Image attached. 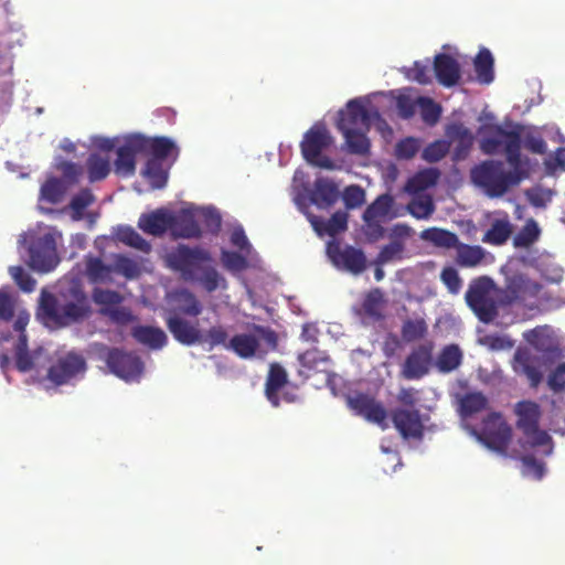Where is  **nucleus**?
Wrapping results in <instances>:
<instances>
[{"label": "nucleus", "instance_id": "obj_1", "mask_svg": "<svg viewBox=\"0 0 565 565\" xmlns=\"http://www.w3.org/2000/svg\"><path fill=\"white\" fill-rule=\"evenodd\" d=\"M504 145L508 163L513 171H504L503 163L487 160L471 170L473 183L484 190L490 198L502 196L510 186L518 185L527 178L529 172L521 156V127L505 130L499 125L488 128V135L480 141V149L486 154H495Z\"/></svg>", "mask_w": 565, "mask_h": 565}, {"label": "nucleus", "instance_id": "obj_2", "mask_svg": "<svg viewBox=\"0 0 565 565\" xmlns=\"http://www.w3.org/2000/svg\"><path fill=\"white\" fill-rule=\"evenodd\" d=\"M90 312L89 298L79 280L72 279L61 285L56 295H41L39 315L49 328H65L86 319Z\"/></svg>", "mask_w": 565, "mask_h": 565}, {"label": "nucleus", "instance_id": "obj_3", "mask_svg": "<svg viewBox=\"0 0 565 565\" xmlns=\"http://www.w3.org/2000/svg\"><path fill=\"white\" fill-rule=\"evenodd\" d=\"M167 267L180 274L185 281L199 282L207 292L226 289V279L211 265L209 250L179 244L166 255Z\"/></svg>", "mask_w": 565, "mask_h": 565}, {"label": "nucleus", "instance_id": "obj_4", "mask_svg": "<svg viewBox=\"0 0 565 565\" xmlns=\"http://www.w3.org/2000/svg\"><path fill=\"white\" fill-rule=\"evenodd\" d=\"M278 334L269 327L252 324L250 332L233 335L227 350L233 351L241 359L257 356L264 359L269 352L277 351Z\"/></svg>", "mask_w": 565, "mask_h": 565}, {"label": "nucleus", "instance_id": "obj_5", "mask_svg": "<svg viewBox=\"0 0 565 565\" xmlns=\"http://www.w3.org/2000/svg\"><path fill=\"white\" fill-rule=\"evenodd\" d=\"M466 302L483 323L492 322L499 315L500 288L492 278L481 276L473 279L466 291Z\"/></svg>", "mask_w": 565, "mask_h": 565}, {"label": "nucleus", "instance_id": "obj_6", "mask_svg": "<svg viewBox=\"0 0 565 565\" xmlns=\"http://www.w3.org/2000/svg\"><path fill=\"white\" fill-rule=\"evenodd\" d=\"M515 414L518 416L516 427L522 430L526 437L530 447L546 446L545 455L552 452L551 436L539 428L541 418V409L539 404L532 401H522L515 405Z\"/></svg>", "mask_w": 565, "mask_h": 565}, {"label": "nucleus", "instance_id": "obj_7", "mask_svg": "<svg viewBox=\"0 0 565 565\" xmlns=\"http://www.w3.org/2000/svg\"><path fill=\"white\" fill-rule=\"evenodd\" d=\"M333 139L323 124H315L303 135L300 142L301 154L303 159L316 167L332 170L334 169L333 161L321 156L322 151L328 149Z\"/></svg>", "mask_w": 565, "mask_h": 565}, {"label": "nucleus", "instance_id": "obj_8", "mask_svg": "<svg viewBox=\"0 0 565 565\" xmlns=\"http://www.w3.org/2000/svg\"><path fill=\"white\" fill-rule=\"evenodd\" d=\"M30 266L41 273L51 271L60 262L56 242L51 233L35 237L29 246Z\"/></svg>", "mask_w": 565, "mask_h": 565}, {"label": "nucleus", "instance_id": "obj_9", "mask_svg": "<svg viewBox=\"0 0 565 565\" xmlns=\"http://www.w3.org/2000/svg\"><path fill=\"white\" fill-rule=\"evenodd\" d=\"M512 438V429L498 413L490 414L484 420L480 440L500 455L507 456Z\"/></svg>", "mask_w": 565, "mask_h": 565}, {"label": "nucleus", "instance_id": "obj_10", "mask_svg": "<svg viewBox=\"0 0 565 565\" xmlns=\"http://www.w3.org/2000/svg\"><path fill=\"white\" fill-rule=\"evenodd\" d=\"M86 360L79 353L70 352L56 360L47 371V379L56 385L70 383L86 372Z\"/></svg>", "mask_w": 565, "mask_h": 565}, {"label": "nucleus", "instance_id": "obj_11", "mask_svg": "<svg viewBox=\"0 0 565 565\" xmlns=\"http://www.w3.org/2000/svg\"><path fill=\"white\" fill-rule=\"evenodd\" d=\"M540 289L541 286L526 275L521 273L511 274L505 279L504 288L500 289V303L501 306H509L525 300L527 297L536 296Z\"/></svg>", "mask_w": 565, "mask_h": 565}, {"label": "nucleus", "instance_id": "obj_12", "mask_svg": "<svg viewBox=\"0 0 565 565\" xmlns=\"http://www.w3.org/2000/svg\"><path fill=\"white\" fill-rule=\"evenodd\" d=\"M105 361L111 373L126 381L139 379L143 371V363L138 355L117 348L107 352Z\"/></svg>", "mask_w": 565, "mask_h": 565}, {"label": "nucleus", "instance_id": "obj_13", "mask_svg": "<svg viewBox=\"0 0 565 565\" xmlns=\"http://www.w3.org/2000/svg\"><path fill=\"white\" fill-rule=\"evenodd\" d=\"M433 341H426L415 347L402 365V376L406 380H419L429 372L433 362Z\"/></svg>", "mask_w": 565, "mask_h": 565}, {"label": "nucleus", "instance_id": "obj_14", "mask_svg": "<svg viewBox=\"0 0 565 565\" xmlns=\"http://www.w3.org/2000/svg\"><path fill=\"white\" fill-rule=\"evenodd\" d=\"M390 416L393 426L404 439H423L425 425L419 409L396 407L391 411Z\"/></svg>", "mask_w": 565, "mask_h": 565}, {"label": "nucleus", "instance_id": "obj_15", "mask_svg": "<svg viewBox=\"0 0 565 565\" xmlns=\"http://www.w3.org/2000/svg\"><path fill=\"white\" fill-rule=\"evenodd\" d=\"M328 256L333 265L353 275H359L366 269V257L362 249L353 246L341 247L338 243H329Z\"/></svg>", "mask_w": 565, "mask_h": 565}, {"label": "nucleus", "instance_id": "obj_16", "mask_svg": "<svg viewBox=\"0 0 565 565\" xmlns=\"http://www.w3.org/2000/svg\"><path fill=\"white\" fill-rule=\"evenodd\" d=\"M347 403L355 415L362 416L370 423L377 424L382 429L387 427V412L374 397L367 394L356 393L352 396H348Z\"/></svg>", "mask_w": 565, "mask_h": 565}, {"label": "nucleus", "instance_id": "obj_17", "mask_svg": "<svg viewBox=\"0 0 565 565\" xmlns=\"http://www.w3.org/2000/svg\"><path fill=\"white\" fill-rule=\"evenodd\" d=\"M515 373L526 376L531 387H537L542 382L541 359L526 348H519L513 356Z\"/></svg>", "mask_w": 565, "mask_h": 565}, {"label": "nucleus", "instance_id": "obj_18", "mask_svg": "<svg viewBox=\"0 0 565 565\" xmlns=\"http://www.w3.org/2000/svg\"><path fill=\"white\" fill-rule=\"evenodd\" d=\"M141 145L138 142L136 135H134L117 149V158L114 162V170L117 175L127 178L135 174L136 156L142 153Z\"/></svg>", "mask_w": 565, "mask_h": 565}, {"label": "nucleus", "instance_id": "obj_19", "mask_svg": "<svg viewBox=\"0 0 565 565\" xmlns=\"http://www.w3.org/2000/svg\"><path fill=\"white\" fill-rule=\"evenodd\" d=\"M371 114L365 106L358 99H352L347 104V111L341 113V118L338 122L339 130L364 129L370 130Z\"/></svg>", "mask_w": 565, "mask_h": 565}, {"label": "nucleus", "instance_id": "obj_20", "mask_svg": "<svg viewBox=\"0 0 565 565\" xmlns=\"http://www.w3.org/2000/svg\"><path fill=\"white\" fill-rule=\"evenodd\" d=\"M340 196L339 185L331 179L320 177L313 182L309 199L318 209L331 207Z\"/></svg>", "mask_w": 565, "mask_h": 565}, {"label": "nucleus", "instance_id": "obj_21", "mask_svg": "<svg viewBox=\"0 0 565 565\" xmlns=\"http://www.w3.org/2000/svg\"><path fill=\"white\" fill-rule=\"evenodd\" d=\"M492 260V254L480 245H469L460 242L456 248L455 262L459 267L476 268L487 265Z\"/></svg>", "mask_w": 565, "mask_h": 565}, {"label": "nucleus", "instance_id": "obj_22", "mask_svg": "<svg viewBox=\"0 0 565 565\" xmlns=\"http://www.w3.org/2000/svg\"><path fill=\"white\" fill-rule=\"evenodd\" d=\"M434 72L439 84L455 86L460 79V65L455 57L439 53L434 58Z\"/></svg>", "mask_w": 565, "mask_h": 565}, {"label": "nucleus", "instance_id": "obj_23", "mask_svg": "<svg viewBox=\"0 0 565 565\" xmlns=\"http://www.w3.org/2000/svg\"><path fill=\"white\" fill-rule=\"evenodd\" d=\"M172 221V213L158 209L150 213H143L138 220V227L146 234L153 236H161L170 230Z\"/></svg>", "mask_w": 565, "mask_h": 565}, {"label": "nucleus", "instance_id": "obj_24", "mask_svg": "<svg viewBox=\"0 0 565 565\" xmlns=\"http://www.w3.org/2000/svg\"><path fill=\"white\" fill-rule=\"evenodd\" d=\"M393 234L396 236L387 245H384L375 258L376 265H385L394 260H401L405 250V244L401 241L402 237L409 235V227L404 224H396L393 228Z\"/></svg>", "mask_w": 565, "mask_h": 565}, {"label": "nucleus", "instance_id": "obj_25", "mask_svg": "<svg viewBox=\"0 0 565 565\" xmlns=\"http://www.w3.org/2000/svg\"><path fill=\"white\" fill-rule=\"evenodd\" d=\"M446 135L451 142L456 143L454 149V159L457 161L466 159L475 141V137L470 129L460 122H455L448 126Z\"/></svg>", "mask_w": 565, "mask_h": 565}, {"label": "nucleus", "instance_id": "obj_26", "mask_svg": "<svg viewBox=\"0 0 565 565\" xmlns=\"http://www.w3.org/2000/svg\"><path fill=\"white\" fill-rule=\"evenodd\" d=\"M138 142L142 143V153L151 154L150 158L167 159L174 152V160L179 154V149L175 143L168 137L148 138L141 135H136Z\"/></svg>", "mask_w": 565, "mask_h": 565}, {"label": "nucleus", "instance_id": "obj_27", "mask_svg": "<svg viewBox=\"0 0 565 565\" xmlns=\"http://www.w3.org/2000/svg\"><path fill=\"white\" fill-rule=\"evenodd\" d=\"M167 327L173 338L184 345H192L201 341L200 330L180 317H169Z\"/></svg>", "mask_w": 565, "mask_h": 565}, {"label": "nucleus", "instance_id": "obj_28", "mask_svg": "<svg viewBox=\"0 0 565 565\" xmlns=\"http://www.w3.org/2000/svg\"><path fill=\"white\" fill-rule=\"evenodd\" d=\"M170 230L175 237L181 238H199L202 235L200 225L189 211H182L179 215L172 214Z\"/></svg>", "mask_w": 565, "mask_h": 565}, {"label": "nucleus", "instance_id": "obj_29", "mask_svg": "<svg viewBox=\"0 0 565 565\" xmlns=\"http://www.w3.org/2000/svg\"><path fill=\"white\" fill-rule=\"evenodd\" d=\"M132 338L152 350H160L167 344V334L158 327L136 326L131 329Z\"/></svg>", "mask_w": 565, "mask_h": 565}, {"label": "nucleus", "instance_id": "obj_30", "mask_svg": "<svg viewBox=\"0 0 565 565\" xmlns=\"http://www.w3.org/2000/svg\"><path fill=\"white\" fill-rule=\"evenodd\" d=\"M288 375L286 370L279 363L269 365L268 375L265 384V393L268 401L274 405H279L278 392L287 384Z\"/></svg>", "mask_w": 565, "mask_h": 565}, {"label": "nucleus", "instance_id": "obj_31", "mask_svg": "<svg viewBox=\"0 0 565 565\" xmlns=\"http://www.w3.org/2000/svg\"><path fill=\"white\" fill-rule=\"evenodd\" d=\"M513 226L508 215L495 218L491 222L490 227L482 236V242L493 246H500L508 242L512 235Z\"/></svg>", "mask_w": 565, "mask_h": 565}, {"label": "nucleus", "instance_id": "obj_32", "mask_svg": "<svg viewBox=\"0 0 565 565\" xmlns=\"http://www.w3.org/2000/svg\"><path fill=\"white\" fill-rule=\"evenodd\" d=\"M86 170L89 182L94 183L105 180L111 171L109 156L92 152L86 160Z\"/></svg>", "mask_w": 565, "mask_h": 565}, {"label": "nucleus", "instance_id": "obj_33", "mask_svg": "<svg viewBox=\"0 0 565 565\" xmlns=\"http://www.w3.org/2000/svg\"><path fill=\"white\" fill-rule=\"evenodd\" d=\"M384 302L382 290L374 288L364 296L359 313L373 321H379L383 318Z\"/></svg>", "mask_w": 565, "mask_h": 565}, {"label": "nucleus", "instance_id": "obj_34", "mask_svg": "<svg viewBox=\"0 0 565 565\" xmlns=\"http://www.w3.org/2000/svg\"><path fill=\"white\" fill-rule=\"evenodd\" d=\"M488 407V398L481 392H468L458 401V411L461 417L468 418L484 411Z\"/></svg>", "mask_w": 565, "mask_h": 565}, {"label": "nucleus", "instance_id": "obj_35", "mask_svg": "<svg viewBox=\"0 0 565 565\" xmlns=\"http://www.w3.org/2000/svg\"><path fill=\"white\" fill-rule=\"evenodd\" d=\"M493 64L494 60L491 52L488 49H481L473 61L478 83L482 85H489L493 82Z\"/></svg>", "mask_w": 565, "mask_h": 565}, {"label": "nucleus", "instance_id": "obj_36", "mask_svg": "<svg viewBox=\"0 0 565 565\" xmlns=\"http://www.w3.org/2000/svg\"><path fill=\"white\" fill-rule=\"evenodd\" d=\"M462 362V351L458 344H448L439 352L436 366L441 373H450Z\"/></svg>", "mask_w": 565, "mask_h": 565}, {"label": "nucleus", "instance_id": "obj_37", "mask_svg": "<svg viewBox=\"0 0 565 565\" xmlns=\"http://www.w3.org/2000/svg\"><path fill=\"white\" fill-rule=\"evenodd\" d=\"M348 146L349 152L353 154H366L370 151V140L366 137L369 130L364 129H351L340 130Z\"/></svg>", "mask_w": 565, "mask_h": 565}, {"label": "nucleus", "instance_id": "obj_38", "mask_svg": "<svg viewBox=\"0 0 565 565\" xmlns=\"http://www.w3.org/2000/svg\"><path fill=\"white\" fill-rule=\"evenodd\" d=\"M422 238L433 243L437 247L444 248L456 249L460 243L458 236L454 232L438 227L425 230L422 233Z\"/></svg>", "mask_w": 565, "mask_h": 565}, {"label": "nucleus", "instance_id": "obj_39", "mask_svg": "<svg viewBox=\"0 0 565 565\" xmlns=\"http://www.w3.org/2000/svg\"><path fill=\"white\" fill-rule=\"evenodd\" d=\"M116 238L135 249H138L142 253H150L151 245L147 242L135 228L131 226H119L115 233Z\"/></svg>", "mask_w": 565, "mask_h": 565}, {"label": "nucleus", "instance_id": "obj_40", "mask_svg": "<svg viewBox=\"0 0 565 565\" xmlns=\"http://www.w3.org/2000/svg\"><path fill=\"white\" fill-rule=\"evenodd\" d=\"M142 173L154 189H162L167 184L168 171L163 168L162 159L149 158Z\"/></svg>", "mask_w": 565, "mask_h": 565}, {"label": "nucleus", "instance_id": "obj_41", "mask_svg": "<svg viewBox=\"0 0 565 565\" xmlns=\"http://www.w3.org/2000/svg\"><path fill=\"white\" fill-rule=\"evenodd\" d=\"M114 264L106 265L98 257H90L86 260V275L92 282H105L111 279Z\"/></svg>", "mask_w": 565, "mask_h": 565}, {"label": "nucleus", "instance_id": "obj_42", "mask_svg": "<svg viewBox=\"0 0 565 565\" xmlns=\"http://www.w3.org/2000/svg\"><path fill=\"white\" fill-rule=\"evenodd\" d=\"M394 200L393 196L390 194H382L380 195L372 204H370L366 210L363 213V220L366 223L377 221L381 217H385L392 206H393Z\"/></svg>", "mask_w": 565, "mask_h": 565}, {"label": "nucleus", "instance_id": "obj_43", "mask_svg": "<svg viewBox=\"0 0 565 565\" xmlns=\"http://www.w3.org/2000/svg\"><path fill=\"white\" fill-rule=\"evenodd\" d=\"M524 340L539 351L547 352L551 350L552 338L547 326L536 327L523 333Z\"/></svg>", "mask_w": 565, "mask_h": 565}, {"label": "nucleus", "instance_id": "obj_44", "mask_svg": "<svg viewBox=\"0 0 565 565\" xmlns=\"http://www.w3.org/2000/svg\"><path fill=\"white\" fill-rule=\"evenodd\" d=\"M540 234L541 230L537 223L530 218L513 237V245L518 248H527L539 239Z\"/></svg>", "mask_w": 565, "mask_h": 565}, {"label": "nucleus", "instance_id": "obj_45", "mask_svg": "<svg viewBox=\"0 0 565 565\" xmlns=\"http://www.w3.org/2000/svg\"><path fill=\"white\" fill-rule=\"evenodd\" d=\"M141 265L122 254L114 256V273L124 276L126 279H136L141 275Z\"/></svg>", "mask_w": 565, "mask_h": 565}, {"label": "nucleus", "instance_id": "obj_46", "mask_svg": "<svg viewBox=\"0 0 565 565\" xmlns=\"http://www.w3.org/2000/svg\"><path fill=\"white\" fill-rule=\"evenodd\" d=\"M427 332L428 327L424 319H407L401 330L402 338L407 343L424 339Z\"/></svg>", "mask_w": 565, "mask_h": 565}, {"label": "nucleus", "instance_id": "obj_47", "mask_svg": "<svg viewBox=\"0 0 565 565\" xmlns=\"http://www.w3.org/2000/svg\"><path fill=\"white\" fill-rule=\"evenodd\" d=\"M95 195L88 188H84L78 193H76L70 202V207L73 211V218L82 220L84 211L89 205H92L95 202Z\"/></svg>", "mask_w": 565, "mask_h": 565}, {"label": "nucleus", "instance_id": "obj_48", "mask_svg": "<svg viewBox=\"0 0 565 565\" xmlns=\"http://www.w3.org/2000/svg\"><path fill=\"white\" fill-rule=\"evenodd\" d=\"M64 193L65 186L57 178L47 179L41 186V198L52 204L61 202Z\"/></svg>", "mask_w": 565, "mask_h": 565}, {"label": "nucleus", "instance_id": "obj_49", "mask_svg": "<svg viewBox=\"0 0 565 565\" xmlns=\"http://www.w3.org/2000/svg\"><path fill=\"white\" fill-rule=\"evenodd\" d=\"M422 119L428 125H435L441 115V107L429 97H418Z\"/></svg>", "mask_w": 565, "mask_h": 565}, {"label": "nucleus", "instance_id": "obj_50", "mask_svg": "<svg viewBox=\"0 0 565 565\" xmlns=\"http://www.w3.org/2000/svg\"><path fill=\"white\" fill-rule=\"evenodd\" d=\"M15 365L21 372H28L33 367V361L28 352V341L24 334H21L14 348Z\"/></svg>", "mask_w": 565, "mask_h": 565}, {"label": "nucleus", "instance_id": "obj_51", "mask_svg": "<svg viewBox=\"0 0 565 565\" xmlns=\"http://www.w3.org/2000/svg\"><path fill=\"white\" fill-rule=\"evenodd\" d=\"M408 212L418 220L428 218L435 211V205L430 196L425 195L413 199L408 206Z\"/></svg>", "mask_w": 565, "mask_h": 565}, {"label": "nucleus", "instance_id": "obj_52", "mask_svg": "<svg viewBox=\"0 0 565 565\" xmlns=\"http://www.w3.org/2000/svg\"><path fill=\"white\" fill-rule=\"evenodd\" d=\"M228 333L223 326L211 327L205 334L201 335V343H206L211 349L222 345L227 350Z\"/></svg>", "mask_w": 565, "mask_h": 565}, {"label": "nucleus", "instance_id": "obj_53", "mask_svg": "<svg viewBox=\"0 0 565 565\" xmlns=\"http://www.w3.org/2000/svg\"><path fill=\"white\" fill-rule=\"evenodd\" d=\"M450 142L447 140H436L429 143L422 153L425 161L434 163L440 161L449 152Z\"/></svg>", "mask_w": 565, "mask_h": 565}, {"label": "nucleus", "instance_id": "obj_54", "mask_svg": "<svg viewBox=\"0 0 565 565\" xmlns=\"http://www.w3.org/2000/svg\"><path fill=\"white\" fill-rule=\"evenodd\" d=\"M440 173L435 168L418 172L408 183V188L424 190L437 183Z\"/></svg>", "mask_w": 565, "mask_h": 565}, {"label": "nucleus", "instance_id": "obj_55", "mask_svg": "<svg viewBox=\"0 0 565 565\" xmlns=\"http://www.w3.org/2000/svg\"><path fill=\"white\" fill-rule=\"evenodd\" d=\"M56 170L62 173L64 181L68 184H75L83 174V167L67 160L61 159L56 166Z\"/></svg>", "mask_w": 565, "mask_h": 565}, {"label": "nucleus", "instance_id": "obj_56", "mask_svg": "<svg viewBox=\"0 0 565 565\" xmlns=\"http://www.w3.org/2000/svg\"><path fill=\"white\" fill-rule=\"evenodd\" d=\"M343 202L349 210L360 207L365 202V191L360 185H349L342 193Z\"/></svg>", "mask_w": 565, "mask_h": 565}, {"label": "nucleus", "instance_id": "obj_57", "mask_svg": "<svg viewBox=\"0 0 565 565\" xmlns=\"http://www.w3.org/2000/svg\"><path fill=\"white\" fill-rule=\"evenodd\" d=\"M521 127V137L523 136V146L532 153L545 154L547 151L546 142L542 136L535 131H529L523 135V127Z\"/></svg>", "mask_w": 565, "mask_h": 565}, {"label": "nucleus", "instance_id": "obj_58", "mask_svg": "<svg viewBox=\"0 0 565 565\" xmlns=\"http://www.w3.org/2000/svg\"><path fill=\"white\" fill-rule=\"evenodd\" d=\"M180 309L183 313L192 317H196L202 312V306L196 297L188 290H181L179 292Z\"/></svg>", "mask_w": 565, "mask_h": 565}, {"label": "nucleus", "instance_id": "obj_59", "mask_svg": "<svg viewBox=\"0 0 565 565\" xmlns=\"http://www.w3.org/2000/svg\"><path fill=\"white\" fill-rule=\"evenodd\" d=\"M9 273L21 290L31 292L35 288V280L28 274L22 266H11Z\"/></svg>", "mask_w": 565, "mask_h": 565}, {"label": "nucleus", "instance_id": "obj_60", "mask_svg": "<svg viewBox=\"0 0 565 565\" xmlns=\"http://www.w3.org/2000/svg\"><path fill=\"white\" fill-rule=\"evenodd\" d=\"M406 77L420 85H427L431 83L430 68L420 62H415L414 65L407 70Z\"/></svg>", "mask_w": 565, "mask_h": 565}, {"label": "nucleus", "instance_id": "obj_61", "mask_svg": "<svg viewBox=\"0 0 565 565\" xmlns=\"http://www.w3.org/2000/svg\"><path fill=\"white\" fill-rule=\"evenodd\" d=\"M440 279L450 294L456 295L461 289L462 279L454 267H445L441 270Z\"/></svg>", "mask_w": 565, "mask_h": 565}, {"label": "nucleus", "instance_id": "obj_62", "mask_svg": "<svg viewBox=\"0 0 565 565\" xmlns=\"http://www.w3.org/2000/svg\"><path fill=\"white\" fill-rule=\"evenodd\" d=\"M221 259L228 270L241 271L247 267L246 258L236 252L222 250Z\"/></svg>", "mask_w": 565, "mask_h": 565}, {"label": "nucleus", "instance_id": "obj_63", "mask_svg": "<svg viewBox=\"0 0 565 565\" xmlns=\"http://www.w3.org/2000/svg\"><path fill=\"white\" fill-rule=\"evenodd\" d=\"M348 228V213L343 211H337L327 221V235L335 236L339 233L347 231Z\"/></svg>", "mask_w": 565, "mask_h": 565}, {"label": "nucleus", "instance_id": "obj_64", "mask_svg": "<svg viewBox=\"0 0 565 565\" xmlns=\"http://www.w3.org/2000/svg\"><path fill=\"white\" fill-rule=\"evenodd\" d=\"M92 297L95 303L105 306L118 305L122 300V297L119 292L102 288H95L93 290Z\"/></svg>", "mask_w": 565, "mask_h": 565}]
</instances>
